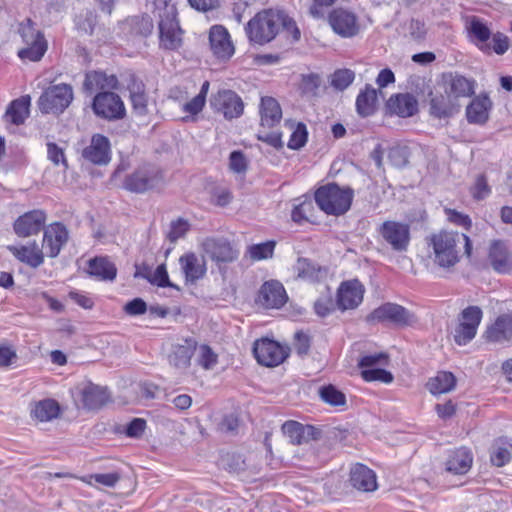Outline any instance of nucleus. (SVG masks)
<instances>
[{
	"mask_svg": "<svg viewBox=\"0 0 512 512\" xmlns=\"http://www.w3.org/2000/svg\"><path fill=\"white\" fill-rule=\"evenodd\" d=\"M283 28L292 34L294 41L300 39L296 23L284 12L266 9L257 13L246 25L245 31L250 42L263 45L273 40Z\"/></svg>",
	"mask_w": 512,
	"mask_h": 512,
	"instance_id": "f257e3e1",
	"label": "nucleus"
},
{
	"mask_svg": "<svg viewBox=\"0 0 512 512\" xmlns=\"http://www.w3.org/2000/svg\"><path fill=\"white\" fill-rule=\"evenodd\" d=\"M463 238L465 253L471 254L472 244L466 234L442 230L426 237V250L428 259L441 268H450L459 262L457 244Z\"/></svg>",
	"mask_w": 512,
	"mask_h": 512,
	"instance_id": "f03ea898",
	"label": "nucleus"
},
{
	"mask_svg": "<svg viewBox=\"0 0 512 512\" xmlns=\"http://www.w3.org/2000/svg\"><path fill=\"white\" fill-rule=\"evenodd\" d=\"M154 17L158 19L159 46L175 51L183 43V30L177 18V8L173 0H154Z\"/></svg>",
	"mask_w": 512,
	"mask_h": 512,
	"instance_id": "7ed1b4c3",
	"label": "nucleus"
},
{
	"mask_svg": "<svg viewBox=\"0 0 512 512\" xmlns=\"http://www.w3.org/2000/svg\"><path fill=\"white\" fill-rule=\"evenodd\" d=\"M354 197L353 189L328 183L319 187L314 194L318 207L327 215H344L351 207Z\"/></svg>",
	"mask_w": 512,
	"mask_h": 512,
	"instance_id": "20e7f679",
	"label": "nucleus"
},
{
	"mask_svg": "<svg viewBox=\"0 0 512 512\" xmlns=\"http://www.w3.org/2000/svg\"><path fill=\"white\" fill-rule=\"evenodd\" d=\"M19 34L26 47L19 50L18 56L22 60L39 61L47 50V42L43 34L36 29L34 23L27 19L19 26Z\"/></svg>",
	"mask_w": 512,
	"mask_h": 512,
	"instance_id": "39448f33",
	"label": "nucleus"
},
{
	"mask_svg": "<svg viewBox=\"0 0 512 512\" xmlns=\"http://www.w3.org/2000/svg\"><path fill=\"white\" fill-rule=\"evenodd\" d=\"M72 100V87L61 83L48 87L40 96L38 106L42 113L60 114L68 108Z\"/></svg>",
	"mask_w": 512,
	"mask_h": 512,
	"instance_id": "423d86ee",
	"label": "nucleus"
},
{
	"mask_svg": "<svg viewBox=\"0 0 512 512\" xmlns=\"http://www.w3.org/2000/svg\"><path fill=\"white\" fill-rule=\"evenodd\" d=\"M384 242L392 250L404 252L410 245V226L407 223L388 220L384 221L377 229Z\"/></svg>",
	"mask_w": 512,
	"mask_h": 512,
	"instance_id": "0eeeda50",
	"label": "nucleus"
},
{
	"mask_svg": "<svg viewBox=\"0 0 512 512\" xmlns=\"http://www.w3.org/2000/svg\"><path fill=\"white\" fill-rule=\"evenodd\" d=\"M94 113L106 120H120L126 115L125 105L119 95L113 92L98 93L93 100Z\"/></svg>",
	"mask_w": 512,
	"mask_h": 512,
	"instance_id": "6e6552de",
	"label": "nucleus"
},
{
	"mask_svg": "<svg viewBox=\"0 0 512 512\" xmlns=\"http://www.w3.org/2000/svg\"><path fill=\"white\" fill-rule=\"evenodd\" d=\"M367 320L371 323L387 322L405 326L413 322V315L403 306L388 302L374 309L368 315Z\"/></svg>",
	"mask_w": 512,
	"mask_h": 512,
	"instance_id": "1a4fd4ad",
	"label": "nucleus"
},
{
	"mask_svg": "<svg viewBox=\"0 0 512 512\" xmlns=\"http://www.w3.org/2000/svg\"><path fill=\"white\" fill-rule=\"evenodd\" d=\"M254 355L261 365L273 367L281 364L288 356V349L271 339L257 340L253 347Z\"/></svg>",
	"mask_w": 512,
	"mask_h": 512,
	"instance_id": "9d476101",
	"label": "nucleus"
},
{
	"mask_svg": "<svg viewBox=\"0 0 512 512\" xmlns=\"http://www.w3.org/2000/svg\"><path fill=\"white\" fill-rule=\"evenodd\" d=\"M81 155L84 160L94 165H107L112 158L109 138L100 133L93 134L89 144L83 148Z\"/></svg>",
	"mask_w": 512,
	"mask_h": 512,
	"instance_id": "9b49d317",
	"label": "nucleus"
},
{
	"mask_svg": "<svg viewBox=\"0 0 512 512\" xmlns=\"http://www.w3.org/2000/svg\"><path fill=\"white\" fill-rule=\"evenodd\" d=\"M211 106L227 119L238 118L243 113L242 99L231 90H222L211 99Z\"/></svg>",
	"mask_w": 512,
	"mask_h": 512,
	"instance_id": "f8f14e48",
	"label": "nucleus"
},
{
	"mask_svg": "<svg viewBox=\"0 0 512 512\" xmlns=\"http://www.w3.org/2000/svg\"><path fill=\"white\" fill-rule=\"evenodd\" d=\"M47 215L44 210L36 209L19 216L13 225L14 232L19 237H29L38 234L44 227Z\"/></svg>",
	"mask_w": 512,
	"mask_h": 512,
	"instance_id": "ddd939ff",
	"label": "nucleus"
},
{
	"mask_svg": "<svg viewBox=\"0 0 512 512\" xmlns=\"http://www.w3.org/2000/svg\"><path fill=\"white\" fill-rule=\"evenodd\" d=\"M364 292L363 284L357 279L342 282L337 291L338 307L341 310L355 309L362 303Z\"/></svg>",
	"mask_w": 512,
	"mask_h": 512,
	"instance_id": "4468645a",
	"label": "nucleus"
},
{
	"mask_svg": "<svg viewBox=\"0 0 512 512\" xmlns=\"http://www.w3.org/2000/svg\"><path fill=\"white\" fill-rule=\"evenodd\" d=\"M329 24L333 31L343 38H351L358 34L359 24L354 13L338 8L329 14Z\"/></svg>",
	"mask_w": 512,
	"mask_h": 512,
	"instance_id": "2eb2a0df",
	"label": "nucleus"
},
{
	"mask_svg": "<svg viewBox=\"0 0 512 512\" xmlns=\"http://www.w3.org/2000/svg\"><path fill=\"white\" fill-rule=\"evenodd\" d=\"M209 43L213 54L221 60L230 59L235 48L228 30L222 25H213L209 31Z\"/></svg>",
	"mask_w": 512,
	"mask_h": 512,
	"instance_id": "dca6fc26",
	"label": "nucleus"
},
{
	"mask_svg": "<svg viewBox=\"0 0 512 512\" xmlns=\"http://www.w3.org/2000/svg\"><path fill=\"white\" fill-rule=\"evenodd\" d=\"M284 286L276 280L266 281L260 288L257 302L267 309H279L287 302Z\"/></svg>",
	"mask_w": 512,
	"mask_h": 512,
	"instance_id": "f3484780",
	"label": "nucleus"
},
{
	"mask_svg": "<svg viewBox=\"0 0 512 512\" xmlns=\"http://www.w3.org/2000/svg\"><path fill=\"white\" fill-rule=\"evenodd\" d=\"M69 233L66 227L55 222L50 224L43 235L42 247L46 251L47 256L54 258L59 255L62 247L67 243Z\"/></svg>",
	"mask_w": 512,
	"mask_h": 512,
	"instance_id": "a211bd4d",
	"label": "nucleus"
},
{
	"mask_svg": "<svg viewBox=\"0 0 512 512\" xmlns=\"http://www.w3.org/2000/svg\"><path fill=\"white\" fill-rule=\"evenodd\" d=\"M386 110L390 115L409 118L418 112V100L410 93L394 94L387 100Z\"/></svg>",
	"mask_w": 512,
	"mask_h": 512,
	"instance_id": "6ab92c4d",
	"label": "nucleus"
},
{
	"mask_svg": "<svg viewBox=\"0 0 512 512\" xmlns=\"http://www.w3.org/2000/svg\"><path fill=\"white\" fill-rule=\"evenodd\" d=\"M202 249L206 255L217 263H229L238 257V251L223 239L207 238L202 243Z\"/></svg>",
	"mask_w": 512,
	"mask_h": 512,
	"instance_id": "aec40b11",
	"label": "nucleus"
},
{
	"mask_svg": "<svg viewBox=\"0 0 512 512\" xmlns=\"http://www.w3.org/2000/svg\"><path fill=\"white\" fill-rule=\"evenodd\" d=\"M179 264L186 283L194 284L206 275L207 266L203 256L189 252L179 258Z\"/></svg>",
	"mask_w": 512,
	"mask_h": 512,
	"instance_id": "412c9836",
	"label": "nucleus"
},
{
	"mask_svg": "<svg viewBox=\"0 0 512 512\" xmlns=\"http://www.w3.org/2000/svg\"><path fill=\"white\" fill-rule=\"evenodd\" d=\"M158 182V174L152 169L143 167L126 177L124 187L131 192L143 193L155 187Z\"/></svg>",
	"mask_w": 512,
	"mask_h": 512,
	"instance_id": "4be33fe9",
	"label": "nucleus"
},
{
	"mask_svg": "<svg viewBox=\"0 0 512 512\" xmlns=\"http://www.w3.org/2000/svg\"><path fill=\"white\" fill-rule=\"evenodd\" d=\"M488 261L492 268L501 274L512 271V255L505 242L494 240L489 247Z\"/></svg>",
	"mask_w": 512,
	"mask_h": 512,
	"instance_id": "5701e85b",
	"label": "nucleus"
},
{
	"mask_svg": "<svg viewBox=\"0 0 512 512\" xmlns=\"http://www.w3.org/2000/svg\"><path fill=\"white\" fill-rule=\"evenodd\" d=\"M7 250L20 262L37 268L44 262V254L38 244L33 241L25 245H8Z\"/></svg>",
	"mask_w": 512,
	"mask_h": 512,
	"instance_id": "b1692460",
	"label": "nucleus"
},
{
	"mask_svg": "<svg viewBox=\"0 0 512 512\" xmlns=\"http://www.w3.org/2000/svg\"><path fill=\"white\" fill-rule=\"evenodd\" d=\"M493 103L487 94H480L473 98L466 107L467 121L471 124L483 125L489 119Z\"/></svg>",
	"mask_w": 512,
	"mask_h": 512,
	"instance_id": "393cba45",
	"label": "nucleus"
},
{
	"mask_svg": "<svg viewBox=\"0 0 512 512\" xmlns=\"http://www.w3.org/2000/svg\"><path fill=\"white\" fill-rule=\"evenodd\" d=\"M457 101L444 90V93L430 94V114L436 118L451 117L458 111Z\"/></svg>",
	"mask_w": 512,
	"mask_h": 512,
	"instance_id": "a878e982",
	"label": "nucleus"
},
{
	"mask_svg": "<svg viewBox=\"0 0 512 512\" xmlns=\"http://www.w3.org/2000/svg\"><path fill=\"white\" fill-rule=\"evenodd\" d=\"M351 485L357 490L371 492L377 489L376 474L367 466L356 463L350 470Z\"/></svg>",
	"mask_w": 512,
	"mask_h": 512,
	"instance_id": "bb28decb",
	"label": "nucleus"
},
{
	"mask_svg": "<svg viewBox=\"0 0 512 512\" xmlns=\"http://www.w3.org/2000/svg\"><path fill=\"white\" fill-rule=\"evenodd\" d=\"M485 337L490 342L500 343L512 338V315L503 314L487 327Z\"/></svg>",
	"mask_w": 512,
	"mask_h": 512,
	"instance_id": "cd10ccee",
	"label": "nucleus"
},
{
	"mask_svg": "<svg viewBox=\"0 0 512 512\" xmlns=\"http://www.w3.org/2000/svg\"><path fill=\"white\" fill-rule=\"evenodd\" d=\"M476 81L462 75H450L445 81V91L457 101L460 97H470L475 93Z\"/></svg>",
	"mask_w": 512,
	"mask_h": 512,
	"instance_id": "c85d7f7f",
	"label": "nucleus"
},
{
	"mask_svg": "<svg viewBox=\"0 0 512 512\" xmlns=\"http://www.w3.org/2000/svg\"><path fill=\"white\" fill-rule=\"evenodd\" d=\"M127 89L129 91L130 101L133 111L136 115L145 116L148 114V96L145 91V85L142 81L131 76Z\"/></svg>",
	"mask_w": 512,
	"mask_h": 512,
	"instance_id": "c756f323",
	"label": "nucleus"
},
{
	"mask_svg": "<svg viewBox=\"0 0 512 512\" xmlns=\"http://www.w3.org/2000/svg\"><path fill=\"white\" fill-rule=\"evenodd\" d=\"M260 122L261 126L272 128L280 123L282 119V109L273 97H262L260 102Z\"/></svg>",
	"mask_w": 512,
	"mask_h": 512,
	"instance_id": "7c9ffc66",
	"label": "nucleus"
},
{
	"mask_svg": "<svg viewBox=\"0 0 512 512\" xmlns=\"http://www.w3.org/2000/svg\"><path fill=\"white\" fill-rule=\"evenodd\" d=\"M472 455L467 448H459L451 452L446 461V470L452 474H466L472 465Z\"/></svg>",
	"mask_w": 512,
	"mask_h": 512,
	"instance_id": "2f4dec72",
	"label": "nucleus"
},
{
	"mask_svg": "<svg viewBox=\"0 0 512 512\" xmlns=\"http://www.w3.org/2000/svg\"><path fill=\"white\" fill-rule=\"evenodd\" d=\"M297 278L315 283L323 280L327 276V270L305 258H299L294 266Z\"/></svg>",
	"mask_w": 512,
	"mask_h": 512,
	"instance_id": "473e14b6",
	"label": "nucleus"
},
{
	"mask_svg": "<svg viewBox=\"0 0 512 512\" xmlns=\"http://www.w3.org/2000/svg\"><path fill=\"white\" fill-rule=\"evenodd\" d=\"M196 349V342L192 339H185L183 344L173 347L169 355V362L177 369H186L190 365L191 357Z\"/></svg>",
	"mask_w": 512,
	"mask_h": 512,
	"instance_id": "72a5a7b5",
	"label": "nucleus"
},
{
	"mask_svg": "<svg viewBox=\"0 0 512 512\" xmlns=\"http://www.w3.org/2000/svg\"><path fill=\"white\" fill-rule=\"evenodd\" d=\"M84 87L92 92L95 90L117 89L118 79L115 75H108L102 71H92L86 74Z\"/></svg>",
	"mask_w": 512,
	"mask_h": 512,
	"instance_id": "f704fd0d",
	"label": "nucleus"
},
{
	"mask_svg": "<svg viewBox=\"0 0 512 512\" xmlns=\"http://www.w3.org/2000/svg\"><path fill=\"white\" fill-rule=\"evenodd\" d=\"M456 386V378L453 373L440 371L434 377L430 378L427 388L434 395L444 394L452 391Z\"/></svg>",
	"mask_w": 512,
	"mask_h": 512,
	"instance_id": "c9c22d12",
	"label": "nucleus"
},
{
	"mask_svg": "<svg viewBox=\"0 0 512 512\" xmlns=\"http://www.w3.org/2000/svg\"><path fill=\"white\" fill-rule=\"evenodd\" d=\"M29 107V97H21L12 101L5 113L6 121L15 125L23 124L29 115Z\"/></svg>",
	"mask_w": 512,
	"mask_h": 512,
	"instance_id": "e433bc0d",
	"label": "nucleus"
},
{
	"mask_svg": "<svg viewBox=\"0 0 512 512\" xmlns=\"http://www.w3.org/2000/svg\"><path fill=\"white\" fill-rule=\"evenodd\" d=\"M83 405L88 409H95L103 405L107 399L108 394L106 389L89 383L81 390Z\"/></svg>",
	"mask_w": 512,
	"mask_h": 512,
	"instance_id": "4c0bfd02",
	"label": "nucleus"
},
{
	"mask_svg": "<svg viewBox=\"0 0 512 512\" xmlns=\"http://www.w3.org/2000/svg\"><path fill=\"white\" fill-rule=\"evenodd\" d=\"M468 30L470 34L476 39V44L480 50H482L484 53H490V44H487L486 42L491 36V31L487 25L479 18L471 17L469 20Z\"/></svg>",
	"mask_w": 512,
	"mask_h": 512,
	"instance_id": "58836bf2",
	"label": "nucleus"
},
{
	"mask_svg": "<svg viewBox=\"0 0 512 512\" xmlns=\"http://www.w3.org/2000/svg\"><path fill=\"white\" fill-rule=\"evenodd\" d=\"M89 273L100 280L112 281L116 277L117 269L111 261L99 257L89 261Z\"/></svg>",
	"mask_w": 512,
	"mask_h": 512,
	"instance_id": "ea45409f",
	"label": "nucleus"
},
{
	"mask_svg": "<svg viewBox=\"0 0 512 512\" xmlns=\"http://www.w3.org/2000/svg\"><path fill=\"white\" fill-rule=\"evenodd\" d=\"M377 103V91L370 85L362 90L356 99L357 112L363 116H369L374 113Z\"/></svg>",
	"mask_w": 512,
	"mask_h": 512,
	"instance_id": "a19ab883",
	"label": "nucleus"
},
{
	"mask_svg": "<svg viewBox=\"0 0 512 512\" xmlns=\"http://www.w3.org/2000/svg\"><path fill=\"white\" fill-rule=\"evenodd\" d=\"M60 407L55 400L45 399L35 403L31 410L32 416L41 421L48 422L58 417Z\"/></svg>",
	"mask_w": 512,
	"mask_h": 512,
	"instance_id": "79ce46f5",
	"label": "nucleus"
},
{
	"mask_svg": "<svg viewBox=\"0 0 512 512\" xmlns=\"http://www.w3.org/2000/svg\"><path fill=\"white\" fill-rule=\"evenodd\" d=\"M512 456V443L505 440L499 439L495 442L492 447L490 459L493 465L502 467L508 463Z\"/></svg>",
	"mask_w": 512,
	"mask_h": 512,
	"instance_id": "37998d69",
	"label": "nucleus"
},
{
	"mask_svg": "<svg viewBox=\"0 0 512 512\" xmlns=\"http://www.w3.org/2000/svg\"><path fill=\"white\" fill-rule=\"evenodd\" d=\"M286 125L292 130L288 141V147L293 150L302 148L308 139L307 127L302 122L289 121Z\"/></svg>",
	"mask_w": 512,
	"mask_h": 512,
	"instance_id": "c03bdc74",
	"label": "nucleus"
},
{
	"mask_svg": "<svg viewBox=\"0 0 512 512\" xmlns=\"http://www.w3.org/2000/svg\"><path fill=\"white\" fill-rule=\"evenodd\" d=\"M276 243L274 241H266L263 243L248 246L246 256L252 261H261L269 259L274 254Z\"/></svg>",
	"mask_w": 512,
	"mask_h": 512,
	"instance_id": "a18cd8bd",
	"label": "nucleus"
},
{
	"mask_svg": "<svg viewBox=\"0 0 512 512\" xmlns=\"http://www.w3.org/2000/svg\"><path fill=\"white\" fill-rule=\"evenodd\" d=\"M291 212V218L295 223L302 224L312 217L313 203L308 198H298Z\"/></svg>",
	"mask_w": 512,
	"mask_h": 512,
	"instance_id": "49530a36",
	"label": "nucleus"
},
{
	"mask_svg": "<svg viewBox=\"0 0 512 512\" xmlns=\"http://www.w3.org/2000/svg\"><path fill=\"white\" fill-rule=\"evenodd\" d=\"M121 476L118 472L111 473H95L87 476H83L80 480L90 486H93V482L100 484L104 487L113 488L119 482Z\"/></svg>",
	"mask_w": 512,
	"mask_h": 512,
	"instance_id": "de8ad7c7",
	"label": "nucleus"
},
{
	"mask_svg": "<svg viewBox=\"0 0 512 512\" xmlns=\"http://www.w3.org/2000/svg\"><path fill=\"white\" fill-rule=\"evenodd\" d=\"M96 18L97 16L94 11L86 9L76 15L74 22L79 31L85 34H92L96 25Z\"/></svg>",
	"mask_w": 512,
	"mask_h": 512,
	"instance_id": "09e8293b",
	"label": "nucleus"
},
{
	"mask_svg": "<svg viewBox=\"0 0 512 512\" xmlns=\"http://www.w3.org/2000/svg\"><path fill=\"white\" fill-rule=\"evenodd\" d=\"M478 328L459 320L458 326L455 328L453 337L455 342L460 345H466L469 343L477 334Z\"/></svg>",
	"mask_w": 512,
	"mask_h": 512,
	"instance_id": "8fccbe9b",
	"label": "nucleus"
},
{
	"mask_svg": "<svg viewBox=\"0 0 512 512\" xmlns=\"http://www.w3.org/2000/svg\"><path fill=\"white\" fill-rule=\"evenodd\" d=\"M478 328L459 320L458 326L455 328L453 337L455 342L460 345H466L469 343L477 334Z\"/></svg>",
	"mask_w": 512,
	"mask_h": 512,
	"instance_id": "3c124183",
	"label": "nucleus"
},
{
	"mask_svg": "<svg viewBox=\"0 0 512 512\" xmlns=\"http://www.w3.org/2000/svg\"><path fill=\"white\" fill-rule=\"evenodd\" d=\"M320 398L332 406H343L346 403L345 395L333 385L324 386L319 391Z\"/></svg>",
	"mask_w": 512,
	"mask_h": 512,
	"instance_id": "603ef678",
	"label": "nucleus"
},
{
	"mask_svg": "<svg viewBox=\"0 0 512 512\" xmlns=\"http://www.w3.org/2000/svg\"><path fill=\"white\" fill-rule=\"evenodd\" d=\"M217 354L208 346L201 345L198 348L197 363L204 369L210 370L217 364Z\"/></svg>",
	"mask_w": 512,
	"mask_h": 512,
	"instance_id": "864d4df0",
	"label": "nucleus"
},
{
	"mask_svg": "<svg viewBox=\"0 0 512 512\" xmlns=\"http://www.w3.org/2000/svg\"><path fill=\"white\" fill-rule=\"evenodd\" d=\"M189 230H190V223L183 218H178L177 220L172 221L170 223V228L167 233V238L171 242L175 243L179 239H182L183 237H185V235L188 233Z\"/></svg>",
	"mask_w": 512,
	"mask_h": 512,
	"instance_id": "5fc2aeb1",
	"label": "nucleus"
},
{
	"mask_svg": "<svg viewBox=\"0 0 512 512\" xmlns=\"http://www.w3.org/2000/svg\"><path fill=\"white\" fill-rule=\"evenodd\" d=\"M361 376L366 382L379 381L389 384L393 381V375L389 371L381 368L363 369Z\"/></svg>",
	"mask_w": 512,
	"mask_h": 512,
	"instance_id": "6e6d98bb",
	"label": "nucleus"
},
{
	"mask_svg": "<svg viewBox=\"0 0 512 512\" xmlns=\"http://www.w3.org/2000/svg\"><path fill=\"white\" fill-rule=\"evenodd\" d=\"M355 74L349 69H340L332 75L331 84L338 90L346 89L354 80Z\"/></svg>",
	"mask_w": 512,
	"mask_h": 512,
	"instance_id": "4d7b16f0",
	"label": "nucleus"
},
{
	"mask_svg": "<svg viewBox=\"0 0 512 512\" xmlns=\"http://www.w3.org/2000/svg\"><path fill=\"white\" fill-rule=\"evenodd\" d=\"M470 193L475 200H483L487 198L491 193V188L488 185L487 178L484 175H479L472 187Z\"/></svg>",
	"mask_w": 512,
	"mask_h": 512,
	"instance_id": "13d9d810",
	"label": "nucleus"
},
{
	"mask_svg": "<svg viewBox=\"0 0 512 512\" xmlns=\"http://www.w3.org/2000/svg\"><path fill=\"white\" fill-rule=\"evenodd\" d=\"M282 430L287 435L291 442L294 444H300L302 442L304 427L295 421H287L283 424Z\"/></svg>",
	"mask_w": 512,
	"mask_h": 512,
	"instance_id": "bf43d9fd",
	"label": "nucleus"
},
{
	"mask_svg": "<svg viewBox=\"0 0 512 512\" xmlns=\"http://www.w3.org/2000/svg\"><path fill=\"white\" fill-rule=\"evenodd\" d=\"M482 317L483 313L480 307L469 306L461 312L459 320L478 328Z\"/></svg>",
	"mask_w": 512,
	"mask_h": 512,
	"instance_id": "052dcab7",
	"label": "nucleus"
},
{
	"mask_svg": "<svg viewBox=\"0 0 512 512\" xmlns=\"http://www.w3.org/2000/svg\"><path fill=\"white\" fill-rule=\"evenodd\" d=\"M17 359L18 356L13 346L6 343L0 344V367H10L16 363Z\"/></svg>",
	"mask_w": 512,
	"mask_h": 512,
	"instance_id": "680f3d73",
	"label": "nucleus"
},
{
	"mask_svg": "<svg viewBox=\"0 0 512 512\" xmlns=\"http://www.w3.org/2000/svg\"><path fill=\"white\" fill-rule=\"evenodd\" d=\"M229 167L234 173H245L247 170V160L240 151H233L229 157Z\"/></svg>",
	"mask_w": 512,
	"mask_h": 512,
	"instance_id": "e2e57ef3",
	"label": "nucleus"
},
{
	"mask_svg": "<svg viewBox=\"0 0 512 512\" xmlns=\"http://www.w3.org/2000/svg\"><path fill=\"white\" fill-rule=\"evenodd\" d=\"M47 156L48 159L55 165L62 164L65 168H67L68 165L64 151L55 143H47Z\"/></svg>",
	"mask_w": 512,
	"mask_h": 512,
	"instance_id": "0e129e2a",
	"label": "nucleus"
},
{
	"mask_svg": "<svg viewBox=\"0 0 512 512\" xmlns=\"http://www.w3.org/2000/svg\"><path fill=\"white\" fill-rule=\"evenodd\" d=\"M205 100L202 96H195L191 100L187 101L182 105V111L187 113L189 116H196L199 114L204 106H205Z\"/></svg>",
	"mask_w": 512,
	"mask_h": 512,
	"instance_id": "69168bd1",
	"label": "nucleus"
},
{
	"mask_svg": "<svg viewBox=\"0 0 512 512\" xmlns=\"http://www.w3.org/2000/svg\"><path fill=\"white\" fill-rule=\"evenodd\" d=\"M123 310L127 315L139 316L147 311V304L141 298H134L125 304Z\"/></svg>",
	"mask_w": 512,
	"mask_h": 512,
	"instance_id": "338daca9",
	"label": "nucleus"
},
{
	"mask_svg": "<svg viewBox=\"0 0 512 512\" xmlns=\"http://www.w3.org/2000/svg\"><path fill=\"white\" fill-rule=\"evenodd\" d=\"M493 50L498 55H503L507 52L509 48V39L503 33L497 32L492 36V47Z\"/></svg>",
	"mask_w": 512,
	"mask_h": 512,
	"instance_id": "774afa93",
	"label": "nucleus"
}]
</instances>
